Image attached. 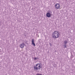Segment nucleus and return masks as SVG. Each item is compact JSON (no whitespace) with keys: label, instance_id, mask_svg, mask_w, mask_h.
I'll list each match as a JSON object with an SVG mask.
<instances>
[{"label":"nucleus","instance_id":"nucleus-9","mask_svg":"<svg viewBox=\"0 0 75 75\" xmlns=\"http://www.w3.org/2000/svg\"><path fill=\"white\" fill-rule=\"evenodd\" d=\"M36 59H37V58L35 57V58H34V60H36Z\"/></svg>","mask_w":75,"mask_h":75},{"label":"nucleus","instance_id":"nucleus-4","mask_svg":"<svg viewBox=\"0 0 75 75\" xmlns=\"http://www.w3.org/2000/svg\"><path fill=\"white\" fill-rule=\"evenodd\" d=\"M46 17H51V14L49 12L47 13L46 14Z\"/></svg>","mask_w":75,"mask_h":75},{"label":"nucleus","instance_id":"nucleus-5","mask_svg":"<svg viewBox=\"0 0 75 75\" xmlns=\"http://www.w3.org/2000/svg\"><path fill=\"white\" fill-rule=\"evenodd\" d=\"M20 47L21 48H24V43L20 45Z\"/></svg>","mask_w":75,"mask_h":75},{"label":"nucleus","instance_id":"nucleus-7","mask_svg":"<svg viewBox=\"0 0 75 75\" xmlns=\"http://www.w3.org/2000/svg\"><path fill=\"white\" fill-rule=\"evenodd\" d=\"M64 43L65 44H67V43H68V41H67V40H65L64 41Z\"/></svg>","mask_w":75,"mask_h":75},{"label":"nucleus","instance_id":"nucleus-6","mask_svg":"<svg viewBox=\"0 0 75 75\" xmlns=\"http://www.w3.org/2000/svg\"><path fill=\"white\" fill-rule=\"evenodd\" d=\"M34 39H33L32 40V45H34V46H35V43H34Z\"/></svg>","mask_w":75,"mask_h":75},{"label":"nucleus","instance_id":"nucleus-2","mask_svg":"<svg viewBox=\"0 0 75 75\" xmlns=\"http://www.w3.org/2000/svg\"><path fill=\"white\" fill-rule=\"evenodd\" d=\"M41 68V67L40 66V64H38L36 66H35L34 67V69L35 70V71H37V70H38V69H40Z\"/></svg>","mask_w":75,"mask_h":75},{"label":"nucleus","instance_id":"nucleus-11","mask_svg":"<svg viewBox=\"0 0 75 75\" xmlns=\"http://www.w3.org/2000/svg\"><path fill=\"white\" fill-rule=\"evenodd\" d=\"M50 45H51V44H50Z\"/></svg>","mask_w":75,"mask_h":75},{"label":"nucleus","instance_id":"nucleus-3","mask_svg":"<svg viewBox=\"0 0 75 75\" xmlns=\"http://www.w3.org/2000/svg\"><path fill=\"white\" fill-rule=\"evenodd\" d=\"M55 7L57 9H59L60 8V4L59 3L56 4L55 5Z\"/></svg>","mask_w":75,"mask_h":75},{"label":"nucleus","instance_id":"nucleus-8","mask_svg":"<svg viewBox=\"0 0 75 75\" xmlns=\"http://www.w3.org/2000/svg\"><path fill=\"white\" fill-rule=\"evenodd\" d=\"M64 48H67V45L66 44H65L64 45Z\"/></svg>","mask_w":75,"mask_h":75},{"label":"nucleus","instance_id":"nucleus-10","mask_svg":"<svg viewBox=\"0 0 75 75\" xmlns=\"http://www.w3.org/2000/svg\"><path fill=\"white\" fill-rule=\"evenodd\" d=\"M1 22H0V25H1Z\"/></svg>","mask_w":75,"mask_h":75},{"label":"nucleus","instance_id":"nucleus-1","mask_svg":"<svg viewBox=\"0 0 75 75\" xmlns=\"http://www.w3.org/2000/svg\"><path fill=\"white\" fill-rule=\"evenodd\" d=\"M59 36V33L56 31H54L52 34V37L53 38H57Z\"/></svg>","mask_w":75,"mask_h":75}]
</instances>
